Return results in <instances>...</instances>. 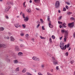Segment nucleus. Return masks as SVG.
<instances>
[{
	"label": "nucleus",
	"instance_id": "38",
	"mask_svg": "<svg viewBox=\"0 0 75 75\" xmlns=\"http://www.w3.org/2000/svg\"><path fill=\"white\" fill-rule=\"evenodd\" d=\"M49 41L50 42H52V39L51 38H50Z\"/></svg>",
	"mask_w": 75,
	"mask_h": 75
},
{
	"label": "nucleus",
	"instance_id": "13",
	"mask_svg": "<svg viewBox=\"0 0 75 75\" xmlns=\"http://www.w3.org/2000/svg\"><path fill=\"white\" fill-rule=\"evenodd\" d=\"M34 1L36 3H38L40 2V0H34Z\"/></svg>",
	"mask_w": 75,
	"mask_h": 75
},
{
	"label": "nucleus",
	"instance_id": "20",
	"mask_svg": "<svg viewBox=\"0 0 75 75\" xmlns=\"http://www.w3.org/2000/svg\"><path fill=\"white\" fill-rule=\"evenodd\" d=\"M35 61H40V59L39 58H38L37 57H36Z\"/></svg>",
	"mask_w": 75,
	"mask_h": 75
},
{
	"label": "nucleus",
	"instance_id": "14",
	"mask_svg": "<svg viewBox=\"0 0 75 75\" xmlns=\"http://www.w3.org/2000/svg\"><path fill=\"white\" fill-rule=\"evenodd\" d=\"M49 26L50 28H53V26L52 24H49Z\"/></svg>",
	"mask_w": 75,
	"mask_h": 75
},
{
	"label": "nucleus",
	"instance_id": "31",
	"mask_svg": "<svg viewBox=\"0 0 75 75\" xmlns=\"http://www.w3.org/2000/svg\"><path fill=\"white\" fill-rule=\"evenodd\" d=\"M6 61H8V62H10V59H8V58L6 59Z\"/></svg>",
	"mask_w": 75,
	"mask_h": 75
},
{
	"label": "nucleus",
	"instance_id": "21",
	"mask_svg": "<svg viewBox=\"0 0 75 75\" xmlns=\"http://www.w3.org/2000/svg\"><path fill=\"white\" fill-rule=\"evenodd\" d=\"M52 39H53V40H55V36H54V35H52Z\"/></svg>",
	"mask_w": 75,
	"mask_h": 75
},
{
	"label": "nucleus",
	"instance_id": "43",
	"mask_svg": "<svg viewBox=\"0 0 75 75\" xmlns=\"http://www.w3.org/2000/svg\"><path fill=\"white\" fill-rule=\"evenodd\" d=\"M40 20L41 21V23H44V21H43V20H42V19H40Z\"/></svg>",
	"mask_w": 75,
	"mask_h": 75
},
{
	"label": "nucleus",
	"instance_id": "22",
	"mask_svg": "<svg viewBox=\"0 0 75 75\" xmlns=\"http://www.w3.org/2000/svg\"><path fill=\"white\" fill-rule=\"evenodd\" d=\"M41 68H44L45 67V64H42L41 65Z\"/></svg>",
	"mask_w": 75,
	"mask_h": 75
},
{
	"label": "nucleus",
	"instance_id": "25",
	"mask_svg": "<svg viewBox=\"0 0 75 75\" xmlns=\"http://www.w3.org/2000/svg\"><path fill=\"white\" fill-rule=\"evenodd\" d=\"M72 13L71 12H68L67 13V14H68V15H70V14H72Z\"/></svg>",
	"mask_w": 75,
	"mask_h": 75
},
{
	"label": "nucleus",
	"instance_id": "11",
	"mask_svg": "<svg viewBox=\"0 0 75 75\" xmlns=\"http://www.w3.org/2000/svg\"><path fill=\"white\" fill-rule=\"evenodd\" d=\"M19 23H17L16 24H14V25L16 28H18V25Z\"/></svg>",
	"mask_w": 75,
	"mask_h": 75
},
{
	"label": "nucleus",
	"instance_id": "34",
	"mask_svg": "<svg viewBox=\"0 0 75 75\" xmlns=\"http://www.w3.org/2000/svg\"><path fill=\"white\" fill-rule=\"evenodd\" d=\"M65 7H66V9H67V10H68L69 7L68 6H67V5Z\"/></svg>",
	"mask_w": 75,
	"mask_h": 75
},
{
	"label": "nucleus",
	"instance_id": "59",
	"mask_svg": "<svg viewBox=\"0 0 75 75\" xmlns=\"http://www.w3.org/2000/svg\"><path fill=\"white\" fill-rule=\"evenodd\" d=\"M71 47H69V48L68 50L69 51V50H71Z\"/></svg>",
	"mask_w": 75,
	"mask_h": 75
},
{
	"label": "nucleus",
	"instance_id": "29",
	"mask_svg": "<svg viewBox=\"0 0 75 75\" xmlns=\"http://www.w3.org/2000/svg\"><path fill=\"white\" fill-rule=\"evenodd\" d=\"M22 16L23 18H25V15L24 13H22Z\"/></svg>",
	"mask_w": 75,
	"mask_h": 75
},
{
	"label": "nucleus",
	"instance_id": "61",
	"mask_svg": "<svg viewBox=\"0 0 75 75\" xmlns=\"http://www.w3.org/2000/svg\"><path fill=\"white\" fill-rule=\"evenodd\" d=\"M25 19H29L28 18V17H26L25 18Z\"/></svg>",
	"mask_w": 75,
	"mask_h": 75
},
{
	"label": "nucleus",
	"instance_id": "42",
	"mask_svg": "<svg viewBox=\"0 0 75 75\" xmlns=\"http://www.w3.org/2000/svg\"><path fill=\"white\" fill-rule=\"evenodd\" d=\"M47 55H48V56H50V57H51V55H50V53H47Z\"/></svg>",
	"mask_w": 75,
	"mask_h": 75
},
{
	"label": "nucleus",
	"instance_id": "40",
	"mask_svg": "<svg viewBox=\"0 0 75 75\" xmlns=\"http://www.w3.org/2000/svg\"><path fill=\"white\" fill-rule=\"evenodd\" d=\"M28 20V19H24V21H27Z\"/></svg>",
	"mask_w": 75,
	"mask_h": 75
},
{
	"label": "nucleus",
	"instance_id": "6",
	"mask_svg": "<svg viewBox=\"0 0 75 75\" xmlns=\"http://www.w3.org/2000/svg\"><path fill=\"white\" fill-rule=\"evenodd\" d=\"M18 55L19 57H22L23 55V54L22 53V52H19L18 53Z\"/></svg>",
	"mask_w": 75,
	"mask_h": 75
},
{
	"label": "nucleus",
	"instance_id": "12",
	"mask_svg": "<svg viewBox=\"0 0 75 75\" xmlns=\"http://www.w3.org/2000/svg\"><path fill=\"white\" fill-rule=\"evenodd\" d=\"M53 64L54 65H56L58 64V61L57 60H55V61H53Z\"/></svg>",
	"mask_w": 75,
	"mask_h": 75
},
{
	"label": "nucleus",
	"instance_id": "58",
	"mask_svg": "<svg viewBox=\"0 0 75 75\" xmlns=\"http://www.w3.org/2000/svg\"><path fill=\"white\" fill-rule=\"evenodd\" d=\"M70 19H75L73 17H71V18Z\"/></svg>",
	"mask_w": 75,
	"mask_h": 75
},
{
	"label": "nucleus",
	"instance_id": "57",
	"mask_svg": "<svg viewBox=\"0 0 75 75\" xmlns=\"http://www.w3.org/2000/svg\"><path fill=\"white\" fill-rule=\"evenodd\" d=\"M6 18H8V17L7 16H6Z\"/></svg>",
	"mask_w": 75,
	"mask_h": 75
},
{
	"label": "nucleus",
	"instance_id": "19",
	"mask_svg": "<svg viewBox=\"0 0 75 75\" xmlns=\"http://www.w3.org/2000/svg\"><path fill=\"white\" fill-rule=\"evenodd\" d=\"M4 38L5 39H7V40H9L10 39V38L8 36H7V37H4Z\"/></svg>",
	"mask_w": 75,
	"mask_h": 75
},
{
	"label": "nucleus",
	"instance_id": "36",
	"mask_svg": "<svg viewBox=\"0 0 75 75\" xmlns=\"http://www.w3.org/2000/svg\"><path fill=\"white\" fill-rule=\"evenodd\" d=\"M66 8H65V7L63 9V11H66Z\"/></svg>",
	"mask_w": 75,
	"mask_h": 75
},
{
	"label": "nucleus",
	"instance_id": "28",
	"mask_svg": "<svg viewBox=\"0 0 75 75\" xmlns=\"http://www.w3.org/2000/svg\"><path fill=\"white\" fill-rule=\"evenodd\" d=\"M8 35H9V36H10L11 35H12V33H11L10 32H9L8 33Z\"/></svg>",
	"mask_w": 75,
	"mask_h": 75
},
{
	"label": "nucleus",
	"instance_id": "37",
	"mask_svg": "<svg viewBox=\"0 0 75 75\" xmlns=\"http://www.w3.org/2000/svg\"><path fill=\"white\" fill-rule=\"evenodd\" d=\"M20 35L21 36H24V33H21Z\"/></svg>",
	"mask_w": 75,
	"mask_h": 75
},
{
	"label": "nucleus",
	"instance_id": "26",
	"mask_svg": "<svg viewBox=\"0 0 75 75\" xmlns=\"http://www.w3.org/2000/svg\"><path fill=\"white\" fill-rule=\"evenodd\" d=\"M36 58H37V57H33L32 58V59H33V60L35 61Z\"/></svg>",
	"mask_w": 75,
	"mask_h": 75
},
{
	"label": "nucleus",
	"instance_id": "16",
	"mask_svg": "<svg viewBox=\"0 0 75 75\" xmlns=\"http://www.w3.org/2000/svg\"><path fill=\"white\" fill-rule=\"evenodd\" d=\"M62 25H63V26H64V28H66V27H67V26H66V23H64V24H62Z\"/></svg>",
	"mask_w": 75,
	"mask_h": 75
},
{
	"label": "nucleus",
	"instance_id": "23",
	"mask_svg": "<svg viewBox=\"0 0 75 75\" xmlns=\"http://www.w3.org/2000/svg\"><path fill=\"white\" fill-rule=\"evenodd\" d=\"M47 21H48V23L49 24H51V21H50V19H48Z\"/></svg>",
	"mask_w": 75,
	"mask_h": 75
},
{
	"label": "nucleus",
	"instance_id": "53",
	"mask_svg": "<svg viewBox=\"0 0 75 75\" xmlns=\"http://www.w3.org/2000/svg\"><path fill=\"white\" fill-rule=\"evenodd\" d=\"M66 4H68V5H69V4H69V3L68 2H67Z\"/></svg>",
	"mask_w": 75,
	"mask_h": 75
},
{
	"label": "nucleus",
	"instance_id": "15",
	"mask_svg": "<svg viewBox=\"0 0 75 75\" xmlns=\"http://www.w3.org/2000/svg\"><path fill=\"white\" fill-rule=\"evenodd\" d=\"M18 62L17 61V59H16L14 60V64H17L18 63Z\"/></svg>",
	"mask_w": 75,
	"mask_h": 75
},
{
	"label": "nucleus",
	"instance_id": "50",
	"mask_svg": "<svg viewBox=\"0 0 75 75\" xmlns=\"http://www.w3.org/2000/svg\"><path fill=\"white\" fill-rule=\"evenodd\" d=\"M66 56H68V53L67 52H66Z\"/></svg>",
	"mask_w": 75,
	"mask_h": 75
},
{
	"label": "nucleus",
	"instance_id": "44",
	"mask_svg": "<svg viewBox=\"0 0 75 75\" xmlns=\"http://www.w3.org/2000/svg\"><path fill=\"white\" fill-rule=\"evenodd\" d=\"M40 24L39 23L38 24V25L37 26V28H38V27H39V26H40Z\"/></svg>",
	"mask_w": 75,
	"mask_h": 75
},
{
	"label": "nucleus",
	"instance_id": "24",
	"mask_svg": "<svg viewBox=\"0 0 75 75\" xmlns=\"http://www.w3.org/2000/svg\"><path fill=\"white\" fill-rule=\"evenodd\" d=\"M16 71H17L18 72V71H19V67H17L16 68Z\"/></svg>",
	"mask_w": 75,
	"mask_h": 75
},
{
	"label": "nucleus",
	"instance_id": "1",
	"mask_svg": "<svg viewBox=\"0 0 75 75\" xmlns=\"http://www.w3.org/2000/svg\"><path fill=\"white\" fill-rule=\"evenodd\" d=\"M61 32L63 34L65 33L64 34V42H66L67 41V38H68V30H61Z\"/></svg>",
	"mask_w": 75,
	"mask_h": 75
},
{
	"label": "nucleus",
	"instance_id": "46",
	"mask_svg": "<svg viewBox=\"0 0 75 75\" xmlns=\"http://www.w3.org/2000/svg\"><path fill=\"white\" fill-rule=\"evenodd\" d=\"M38 74L39 75H42V74H41V73L40 72L38 73Z\"/></svg>",
	"mask_w": 75,
	"mask_h": 75
},
{
	"label": "nucleus",
	"instance_id": "4",
	"mask_svg": "<svg viewBox=\"0 0 75 75\" xmlns=\"http://www.w3.org/2000/svg\"><path fill=\"white\" fill-rule=\"evenodd\" d=\"M74 26V22L68 24V27L70 28H73Z\"/></svg>",
	"mask_w": 75,
	"mask_h": 75
},
{
	"label": "nucleus",
	"instance_id": "27",
	"mask_svg": "<svg viewBox=\"0 0 75 75\" xmlns=\"http://www.w3.org/2000/svg\"><path fill=\"white\" fill-rule=\"evenodd\" d=\"M25 36L26 38H27V39H28V34H27L25 35Z\"/></svg>",
	"mask_w": 75,
	"mask_h": 75
},
{
	"label": "nucleus",
	"instance_id": "17",
	"mask_svg": "<svg viewBox=\"0 0 75 75\" xmlns=\"http://www.w3.org/2000/svg\"><path fill=\"white\" fill-rule=\"evenodd\" d=\"M4 28L3 27H1L0 28V31H4Z\"/></svg>",
	"mask_w": 75,
	"mask_h": 75
},
{
	"label": "nucleus",
	"instance_id": "54",
	"mask_svg": "<svg viewBox=\"0 0 75 75\" xmlns=\"http://www.w3.org/2000/svg\"><path fill=\"white\" fill-rule=\"evenodd\" d=\"M56 69H57V70H58V66L56 67Z\"/></svg>",
	"mask_w": 75,
	"mask_h": 75
},
{
	"label": "nucleus",
	"instance_id": "49",
	"mask_svg": "<svg viewBox=\"0 0 75 75\" xmlns=\"http://www.w3.org/2000/svg\"><path fill=\"white\" fill-rule=\"evenodd\" d=\"M42 30H45V28H44L43 26H42Z\"/></svg>",
	"mask_w": 75,
	"mask_h": 75
},
{
	"label": "nucleus",
	"instance_id": "55",
	"mask_svg": "<svg viewBox=\"0 0 75 75\" xmlns=\"http://www.w3.org/2000/svg\"><path fill=\"white\" fill-rule=\"evenodd\" d=\"M58 12L59 13H61V11L59 10H58Z\"/></svg>",
	"mask_w": 75,
	"mask_h": 75
},
{
	"label": "nucleus",
	"instance_id": "7",
	"mask_svg": "<svg viewBox=\"0 0 75 75\" xmlns=\"http://www.w3.org/2000/svg\"><path fill=\"white\" fill-rule=\"evenodd\" d=\"M69 44H68L67 45H65L64 46V50H66V48H69Z\"/></svg>",
	"mask_w": 75,
	"mask_h": 75
},
{
	"label": "nucleus",
	"instance_id": "8",
	"mask_svg": "<svg viewBox=\"0 0 75 75\" xmlns=\"http://www.w3.org/2000/svg\"><path fill=\"white\" fill-rule=\"evenodd\" d=\"M10 39L11 41H14L15 40L13 36H11L10 37Z\"/></svg>",
	"mask_w": 75,
	"mask_h": 75
},
{
	"label": "nucleus",
	"instance_id": "52",
	"mask_svg": "<svg viewBox=\"0 0 75 75\" xmlns=\"http://www.w3.org/2000/svg\"><path fill=\"white\" fill-rule=\"evenodd\" d=\"M63 37H62H62H60V38H59V39H60V40H62V38H63Z\"/></svg>",
	"mask_w": 75,
	"mask_h": 75
},
{
	"label": "nucleus",
	"instance_id": "3",
	"mask_svg": "<svg viewBox=\"0 0 75 75\" xmlns=\"http://www.w3.org/2000/svg\"><path fill=\"white\" fill-rule=\"evenodd\" d=\"M64 43L62 42H61L60 43V47L61 49L63 50H65V46H64Z\"/></svg>",
	"mask_w": 75,
	"mask_h": 75
},
{
	"label": "nucleus",
	"instance_id": "56",
	"mask_svg": "<svg viewBox=\"0 0 75 75\" xmlns=\"http://www.w3.org/2000/svg\"><path fill=\"white\" fill-rule=\"evenodd\" d=\"M59 27L60 28H62V26L61 25H59Z\"/></svg>",
	"mask_w": 75,
	"mask_h": 75
},
{
	"label": "nucleus",
	"instance_id": "62",
	"mask_svg": "<svg viewBox=\"0 0 75 75\" xmlns=\"http://www.w3.org/2000/svg\"><path fill=\"white\" fill-rule=\"evenodd\" d=\"M51 72H53L54 71H53V69H51Z\"/></svg>",
	"mask_w": 75,
	"mask_h": 75
},
{
	"label": "nucleus",
	"instance_id": "45",
	"mask_svg": "<svg viewBox=\"0 0 75 75\" xmlns=\"http://www.w3.org/2000/svg\"><path fill=\"white\" fill-rule=\"evenodd\" d=\"M24 47V46L23 45H20L21 47Z\"/></svg>",
	"mask_w": 75,
	"mask_h": 75
},
{
	"label": "nucleus",
	"instance_id": "39",
	"mask_svg": "<svg viewBox=\"0 0 75 75\" xmlns=\"http://www.w3.org/2000/svg\"><path fill=\"white\" fill-rule=\"evenodd\" d=\"M31 11V10L30 9H27V12H30V11Z\"/></svg>",
	"mask_w": 75,
	"mask_h": 75
},
{
	"label": "nucleus",
	"instance_id": "5",
	"mask_svg": "<svg viewBox=\"0 0 75 75\" xmlns=\"http://www.w3.org/2000/svg\"><path fill=\"white\" fill-rule=\"evenodd\" d=\"M1 47H3V48H6V45L4 44H0V48H1Z\"/></svg>",
	"mask_w": 75,
	"mask_h": 75
},
{
	"label": "nucleus",
	"instance_id": "63",
	"mask_svg": "<svg viewBox=\"0 0 75 75\" xmlns=\"http://www.w3.org/2000/svg\"><path fill=\"white\" fill-rule=\"evenodd\" d=\"M0 75H3V74L1 73H0Z\"/></svg>",
	"mask_w": 75,
	"mask_h": 75
},
{
	"label": "nucleus",
	"instance_id": "9",
	"mask_svg": "<svg viewBox=\"0 0 75 75\" xmlns=\"http://www.w3.org/2000/svg\"><path fill=\"white\" fill-rule=\"evenodd\" d=\"M15 50L16 51H19V48H18V46H16Z\"/></svg>",
	"mask_w": 75,
	"mask_h": 75
},
{
	"label": "nucleus",
	"instance_id": "30",
	"mask_svg": "<svg viewBox=\"0 0 75 75\" xmlns=\"http://www.w3.org/2000/svg\"><path fill=\"white\" fill-rule=\"evenodd\" d=\"M22 25L24 28H25V27H26V25L25 24H23Z\"/></svg>",
	"mask_w": 75,
	"mask_h": 75
},
{
	"label": "nucleus",
	"instance_id": "2",
	"mask_svg": "<svg viewBox=\"0 0 75 75\" xmlns=\"http://www.w3.org/2000/svg\"><path fill=\"white\" fill-rule=\"evenodd\" d=\"M55 8H59V1H56L55 2Z\"/></svg>",
	"mask_w": 75,
	"mask_h": 75
},
{
	"label": "nucleus",
	"instance_id": "35",
	"mask_svg": "<svg viewBox=\"0 0 75 75\" xmlns=\"http://www.w3.org/2000/svg\"><path fill=\"white\" fill-rule=\"evenodd\" d=\"M40 37L41 39H45V38L42 37L41 36H40Z\"/></svg>",
	"mask_w": 75,
	"mask_h": 75
},
{
	"label": "nucleus",
	"instance_id": "64",
	"mask_svg": "<svg viewBox=\"0 0 75 75\" xmlns=\"http://www.w3.org/2000/svg\"><path fill=\"white\" fill-rule=\"evenodd\" d=\"M22 14V12L21 11V13H20V15H21Z\"/></svg>",
	"mask_w": 75,
	"mask_h": 75
},
{
	"label": "nucleus",
	"instance_id": "60",
	"mask_svg": "<svg viewBox=\"0 0 75 75\" xmlns=\"http://www.w3.org/2000/svg\"><path fill=\"white\" fill-rule=\"evenodd\" d=\"M36 10H40V9L38 8H36Z\"/></svg>",
	"mask_w": 75,
	"mask_h": 75
},
{
	"label": "nucleus",
	"instance_id": "10",
	"mask_svg": "<svg viewBox=\"0 0 75 75\" xmlns=\"http://www.w3.org/2000/svg\"><path fill=\"white\" fill-rule=\"evenodd\" d=\"M26 71H27V69L25 68L23 69L22 72H23V73H24L26 72Z\"/></svg>",
	"mask_w": 75,
	"mask_h": 75
},
{
	"label": "nucleus",
	"instance_id": "33",
	"mask_svg": "<svg viewBox=\"0 0 75 75\" xmlns=\"http://www.w3.org/2000/svg\"><path fill=\"white\" fill-rule=\"evenodd\" d=\"M52 59L53 61H56V60H55V59H54V57H52Z\"/></svg>",
	"mask_w": 75,
	"mask_h": 75
},
{
	"label": "nucleus",
	"instance_id": "41",
	"mask_svg": "<svg viewBox=\"0 0 75 75\" xmlns=\"http://www.w3.org/2000/svg\"><path fill=\"white\" fill-rule=\"evenodd\" d=\"M10 3L11 5L13 6L14 4H13V1H12L11 2H10Z\"/></svg>",
	"mask_w": 75,
	"mask_h": 75
},
{
	"label": "nucleus",
	"instance_id": "51",
	"mask_svg": "<svg viewBox=\"0 0 75 75\" xmlns=\"http://www.w3.org/2000/svg\"><path fill=\"white\" fill-rule=\"evenodd\" d=\"M62 17V16H60L59 17V19H61Z\"/></svg>",
	"mask_w": 75,
	"mask_h": 75
},
{
	"label": "nucleus",
	"instance_id": "47",
	"mask_svg": "<svg viewBox=\"0 0 75 75\" xmlns=\"http://www.w3.org/2000/svg\"><path fill=\"white\" fill-rule=\"evenodd\" d=\"M74 60L70 62L71 64H72V63H74Z\"/></svg>",
	"mask_w": 75,
	"mask_h": 75
},
{
	"label": "nucleus",
	"instance_id": "18",
	"mask_svg": "<svg viewBox=\"0 0 75 75\" xmlns=\"http://www.w3.org/2000/svg\"><path fill=\"white\" fill-rule=\"evenodd\" d=\"M9 9V8H6L5 10V11H6V12H7V11H8Z\"/></svg>",
	"mask_w": 75,
	"mask_h": 75
},
{
	"label": "nucleus",
	"instance_id": "48",
	"mask_svg": "<svg viewBox=\"0 0 75 75\" xmlns=\"http://www.w3.org/2000/svg\"><path fill=\"white\" fill-rule=\"evenodd\" d=\"M59 24H62V22L60 21H58Z\"/></svg>",
	"mask_w": 75,
	"mask_h": 75
},
{
	"label": "nucleus",
	"instance_id": "32",
	"mask_svg": "<svg viewBox=\"0 0 75 75\" xmlns=\"http://www.w3.org/2000/svg\"><path fill=\"white\" fill-rule=\"evenodd\" d=\"M25 2H24L23 4V6H24V7H26V6H25Z\"/></svg>",
	"mask_w": 75,
	"mask_h": 75
}]
</instances>
